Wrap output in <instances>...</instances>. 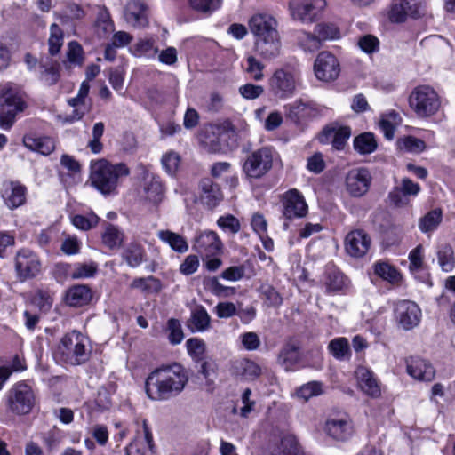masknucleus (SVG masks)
Listing matches in <instances>:
<instances>
[{"mask_svg": "<svg viewBox=\"0 0 455 455\" xmlns=\"http://www.w3.org/2000/svg\"><path fill=\"white\" fill-rule=\"evenodd\" d=\"M189 379L188 371L180 363L154 370L146 379L145 391L153 401H165L179 395Z\"/></svg>", "mask_w": 455, "mask_h": 455, "instance_id": "1", "label": "nucleus"}, {"mask_svg": "<svg viewBox=\"0 0 455 455\" xmlns=\"http://www.w3.org/2000/svg\"><path fill=\"white\" fill-rule=\"evenodd\" d=\"M129 168L123 163L113 164L106 159L91 164L92 185L103 195L116 193L120 179L128 176Z\"/></svg>", "mask_w": 455, "mask_h": 455, "instance_id": "2", "label": "nucleus"}, {"mask_svg": "<svg viewBox=\"0 0 455 455\" xmlns=\"http://www.w3.org/2000/svg\"><path fill=\"white\" fill-rule=\"evenodd\" d=\"M92 347L87 337L73 331L65 334L56 349V356L64 363L73 366L86 363L91 355Z\"/></svg>", "mask_w": 455, "mask_h": 455, "instance_id": "3", "label": "nucleus"}, {"mask_svg": "<svg viewBox=\"0 0 455 455\" xmlns=\"http://www.w3.org/2000/svg\"><path fill=\"white\" fill-rule=\"evenodd\" d=\"M27 108L20 88L11 82L0 84V128L10 130L16 116Z\"/></svg>", "mask_w": 455, "mask_h": 455, "instance_id": "4", "label": "nucleus"}, {"mask_svg": "<svg viewBox=\"0 0 455 455\" xmlns=\"http://www.w3.org/2000/svg\"><path fill=\"white\" fill-rule=\"evenodd\" d=\"M409 106L419 117H430L437 113L441 100L436 91L430 85L416 86L409 96Z\"/></svg>", "mask_w": 455, "mask_h": 455, "instance_id": "5", "label": "nucleus"}, {"mask_svg": "<svg viewBox=\"0 0 455 455\" xmlns=\"http://www.w3.org/2000/svg\"><path fill=\"white\" fill-rule=\"evenodd\" d=\"M275 151L271 147H262L250 152L243 162V171L248 178L261 179L273 167Z\"/></svg>", "mask_w": 455, "mask_h": 455, "instance_id": "6", "label": "nucleus"}, {"mask_svg": "<svg viewBox=\"0 0 455 455\" xmlns=\"http://www.w3.org/2000/svg\"><path fill=\"white\" fill-rule=\"evenodd\" d=\"M35 404V391L26 381L15 383L8 391L7 406L12 413L18 415L28 414Z\"/></svg>", "mask_w": 455, "mask_h": 455, "instance_id": "7", "label": "nucleus"}, {"mask_svg": "<svg viewBox=\"0 0 455 455\" xmlns=\"http://www.w3.org/2000/svg\"><path fill=\"white\" fill-rule=\"evenodd\" d=\"M299 80L298 71L289 68H278L269 78V90L276 98L287 99L294 95Z\"/></svg>", "mask_w": 455, "mask_h": 455, "instance_id": "8", "label": "nucleus"}, {"mask_svg": "<svg viewBox=\"0 0 455 455\" xmlns=\"http://www.w3.org/2000/svg\"><path fill=\"white\" fill-rule=\"evenodd\" d=\"M325 6V0H291L288 4L291 17L302 23L315 22Z\"/></svg>", "mask_w": 455, "mask_h": 455, "instance_id": "9", "label": "nucleus"}, {"mask_svg": "<svg viewBox=\"0 0 455 455\" xmlns=\"http://www.w3.org/2000/svg\"><path fill=\"white\" fill-rule=\"evenodd\" d=\"M15 272L17 278L24 282L38 275L42 264L39 257L28 249L20 250L15 256Z\"/></svg>", "mask_w": 455, "mask_h": 455, "instance_id": "10", "label": "nucleus"}, {"mask_svg": "<svg viewBox=\"0 0 455 455\" xmlns=\"http://www.w3.org/2000/svg\"><path fill=\"white\" fill-rule=\"evenodd\" d=\"M315 77L323 82L336 80L340 73V64L337 57L330 52H321L314 63Z\"/></svg>", "mask_w": 455, "mask_h": 455, "instance_id": "11", "label": "nucleus"}, {"mask_svg": "<svg viewBox=\"0 0 455 455\" xmlns=\"http://www.w3.org/2000/svg\"><path fill=\"white\" fill-rule=\"evenodd\" d=\"M192 248L203 258H210L220 255L223 244L216 232L204 230L195 236Z\"/></svg>", "mask_w": 455, "mask_h": 455, "instance_id": "12", "label": "nucleus"}, {"mask_svg": "<svg viewBox=\"0 0 455 455\" xmlns=\"http://www.w3.org/2000/svg\"><path fill=\"white\" fill-rule=\"evenodd\" d=\"M395 315L399 327L410 331L419 324L421 310L416 303L402 300L395 305Z\"/></svg>", "mask_w": 455, "mask_h": 455, "instance_id": "13", "label": "nucleus"}, {"mask_svg": "<svg viewBox=\"0 0 455 455\" xmlns=\"http://www.w3.org/2000/svg\"><path fill=\"white\" fill-rule=\"evenodd\" d=\"M371 175L366 168H355L346 176L347 192L355 197L363 196L370 188Z\"/></svg>", "mask_w": 455, "mask_h": 455, "instance_id": "14", "label": "nucleus"}, {"mask_svg": "<svg viewBox=\"0 0 455 455\" xmlns=\"http://www.w3.org/2000/svg\"><path fill=\"white\" fill-rule=\"evenodd\" d=\"M283 214L286 219L302 218L307 213L304 196L297 189L287 191L283 197Z\"/></svg>", "mask_w": 455, "mask_h": 455, "instance_id": "15", "label": "nucleus"}, {"mask_svg": "<svg viewBox=\"0 0 455 455\" xmlns=\"http://www.w3.org/2000/svg\"><path fill=\"white\" fill-rule=\"evenodd\" d=\"M371 244L370 236L362 229L352 230L345 239L346 251L354 258L363 257L370 250Z\"/></svg>", "mask_w": 455, "mask_h": 455, "instance_id": "16", "label": "nucleus"}, {"mask_svg": "<svg viewBox=\"0 0 455 455\" xmlns=\"http://www.w3.org/2000/svg\"><path fill=\"white\" fill-rule=\"evenodd\" d=\"M249 26L251 33L257 37L261 39L262 37L275 36L278 34L276 26V20L268 14H255L249 21Z\"/></svg>", "mask_w": 455, "mask_h": 455, "instance_id": "17", "label": "nucleus"}, {"mask_svg": "<svg viewBox=\"0 0 455 455\" xmlns=\"http://www.w3.org/2000/svg\"><path fill=\"white\" fill-rule=\"evenodd\" d=\"M324 431L335 440L345 441L353 434L352 421L346 415L330 418L325 422Z\"/></svg>", "mask_w": 455, "mask_h": 455, "instance_id": "18", "label": "nucleus"}, {"mask_svg": "<svg viewBox=\"0 0 455 455\" xmlns=\"http://www.w3.org/2000/svg\"><path fill=\"white\" fill-rule=\"evenodd\" d=\"M2 197L6 206L16 209L26 202L27 188L18 181H6L3 184Z\"/></svg>", "mask_w": 455, "mask_h": 455, "instance_id": "19", "label": "nucleus"}, {"mask_svg": "<svg viewBox=\"0 0 455 455\" xmlns=\"http://www.w3.org/2000/svg\"><path fill=\"white\" fill-rule=\"evenodd\" d=\"M406 370L411 378L420 381H432L435 376L433 365L418 356H411L406 359Z\"/></svg>", "mask_w": 455, "mask_h": 455, "instance_id": "20", "label": "nucleus"}, {"mask_svg": "<svg viewBox=\"0 0 455 455\" xmlns=\"http://www.w3.org/2000/svg\"><path fill=\"white\" fill-rule=\"evenodd\" d=\"M420 16L419 4L417 0H393L389 17L392 21L403 22L408 17Z\"/></svg>", "mask_w": 455, "mask_h": 455, "instance_id": "21", "label": "nucleus"}, {"mask_svg": "<svg viewBox=\"0 0 455 455\" xmlns=\"http://www.w3.org/2000/svg\"><path fill=\"white\" fill-rule=\"evenodd\" d=\"M200 200L208 209L212 210L222 200L223 194L220 186L213 182L210 178H204L199 182Z\"/></svg>", "mask_w": 455, "mask_h": 455, "instance_id": "22", "label": "nucleus"}, {"mask_svg": "<svg viewBox=\"0 0 455 455\" xmlns=\"http://www.w3.org/2000/svg\"><path fill=\"white\" fill-rule=\"evenodd\" d=\"M147 6L141 0H131L127 3L124 16L125 20L134 28H144L148 25Z\"/></svg>", "mask_w": 455, "mask_h": 455, "instance_id": "23", "label": "nucleus"}, {"mask_svg": "<svg viewBox=\"0 0 455 455\" xmlns=\"http://www.w3.org/2000/svg\"><path fill=\"white\" fill-rule=\"evenodd\" d=\"M355 374L358 386L364 394L374 398L380 395V387L378 380L370 369L359 366L356 368Z\"/></svg>", "mask_w": 455, "mask_h": 455, "instance_id": "24", "label": "nucleus"}, {"mask_svg": "<svg viewBox=\"0 0 455 455\" xmlns=\"http://www.w3.org/2000/svg\"><path fill=\"white\" fill-rule=\"evenodd\" d=\"M351 136V129L348 126L334 128H324L319 136L321 143H327L331 138V143L335 149L342 150Z\"/></svg>", "mask_w": 455, "mask_h": 455, "instance_id": "25", "label": "nucleus"}, {"mask_svg": "<svg viewBox=\"0 0 455 455\" xmlns=\"http://www.w3.org/2000/svg\"><path fill=\"white\" fill-rule=\"evenodd\" d=\"M286 116L296 124L310 118L314 116V108L301 100H297L292 103L284 106Z\"/></svg>", "mask_w": 455, "mask_h": 455, "instance_id": "26", "label": "nucleus"}, {"mask_svg": "<svg viewBox=\"0 0 455 455\" xmlns=\"http://www.w3.org/2000/svg\"><path fill=\"white\" fill-rule=\"evenodd\" d=\"M92 299L91 289L85 284H77L69 288L66 293V302L71 307L87 305Z\"/></svg>", "mask_w": 455, "mask_h": 455, "instance_id": "27", "label": "nucleus"}, {"mask_svg": "<svg viewBox=\"0 0 455 455\" xmlns=\"http://www.w3.org/2000/svg\"><path fill=\"white\" fill-rule=\"evenodd\" d=\"M234 371L243 379L252 381L260 377L262 368L256 362L244 358L235 363Z\"/></svg>", "mask_w": 455, "mask_h": 455, "instance_id": "28", "label": "nucleus"}, {"mask_svg": "<svg viewBox=\"0 0 455 455\" xmlns=\"http://www.w3.org/2000/svg\"><path fill=\"white\" fill-rule=\"evenodd\" d=\"M143 191L145 199L153 204H158L164 197V187L156 176L145 180Z\"/></svg>", "mask_w": 455, "mask_h": 455, "instance_id": "29", "label": "nucleus"}, {"mask_svg": "<svg viewBox=\"0 0 455 455\" xmlns=\"http://www.w3.org/2000/svg\"><path fill=\"white\" fill-rule=\"evenodd\" d=\"M257 52L265 59H273L279 55L281 43L279 35L271 37H262L256 39L255 42Z\"/></svg>", "mask_w": 455, "mask_h": 455, "instance_id": "30", "label": "nucleus"}, {"mask_svg": "<svg viewBox=\"0 0 455 455\" xmlns=\"http://www.w3.org/2000/svg\"><path fill=\"white\" fill-rule=\"evenodd\" d=\"M23 144L29 150L36 151L44 156L51 154L55 148V142L50 137L26 135L23 138Z\"/></svg>", "mask_w": 455, "mask_h": 455, "instance_id": "31", "label": "nucleus"}, {"mask_svg": "<svg viewBox=\"0 0 455 455\" xmlns=\"http://www.w3.org/2000/svg\"><path fill=\"white\" fill-rule=\"evenodd\" d=\"M157 237L164 243H167L174 251L184 253L188 250V243L180 234L171 230H159Z\"/></svg>", "mask_w": 455, "mask_h": 455, "instance_id": "32", "label": "nucleus"}, {"mask_svg": "<svg viewBox=\"0 0 455 455\" xmlns=\"http://www.w3.org/2000/svg\"><path fill=\"white\" fill-rule=\"evenodd\" d=\"M211 318L203 307H196L188 321V327L194 331H204L210 327Z\"/></svg>", "mask_w": 455, "mask_h": 455, "instance_id": "33", "label": "nucleus"}, {"mask_svg": "<svg viewBox=\"0 0 455 455\" xmlns=\"http://www.w3.org/2000/svg\"><path fill=\"white\" fill-rule=\"evenodd\" d=\"M328 350L339 361L349 359L351 356L348 340L344 337L335 338L331 340L328 345Z\"/></svg>", "mask_w": 455, "mask_h": 455, "instance_id": "34", "label": "nucleus"}, {"mask_svg": "<svg viewBox=\"0 0 455 455\" xmlns=\"http://www.w3.org/2000/svg\"><path fill=\"white\" fill-rule=\"evenodd\" d=\"M436 254L442 270L445 272L452 271L455 267V255L452 247L448 243L440 244Z\"/></svg>", "mask_w": 455, "mask_h": 455, "instance_id": "35", "label": "nucleus"}, {"mask_svg": "<svg viewBox=\"0 0 455 455\" xmlns=\"http://www.w3.org/2000/svg\"><path fill=\"white\" fill-rule=\"evenodd\" d=\"M299 354L296 345L289 343L281 350L278 361L286 371L292 370L293 366L299 362Z\"/></svg>", "mask_w": 455, "mask_h": 455, "instance_id": "36", "label": "nucleus"}, {"mask_svg": "<svg viewBox=\"0 0 455 455\" xmlns=\"http://www.w3.org/2000/svg\"><path fill=\"white\" fill-rule=\"evenodd\" d=\"M374 273L381 279L392 284L398 283L402 278L401 274L395 267L383 261H379L374 264Z\"/></svg>", "mask_w": 455, "mask_h": 455, "instance_id": "37", "label": "nucleus"}, {"mask_svg": "<svg viewBox=\"0 0 455 455\" xmlns=\"http://www.w3.org/2000/svg\"><path fill=\"white\" fill-rule=\"evenodd\" d=\"M377 141L371 132H364L356 136L354 140V148L361 155L374 152L377 148Z\"/></svg>", "mask_w": 455, "mask_h": 455, "instance_id": "38", "label": "nucleus"}, {"mask_svg": "<svg viewBox=\"0 0 455 455\" xmlns=\"http://www.w3.org/2000/svg\"><path fill=\"white\" fill-rule=\"evenodd\" d=\"M144 256L143 247L137 243H131L123 252V259L131 267L140 266L143 261Z\"/></svg>", "mask_w": 455, "mask_h": 455, "instance_id": "39", "label": "nucleus"}, {"mask_svg": "<svg viewBox=\"0 0 455 455\" xmlns=\"http://www.w3.org/2000/svg\"><path fill=\"white\" fill-rule=\"evenodd\" d=\"M396 145L399 150L413 154H419L427 148L424 140L411 135L398 139Z\"/></svg>", "mask_w": 455, "mask_h": 455, "instance_id": "40", "label": "nucleus"}, {"mask_svg": "<svg viewBox=\"0 0 455 455\" xmlns=\"http://www.w3.org/2000/svg\"><path fill=\"white\" fill-rule=\"evenodd\" d=\"M103 244L113 250L120 248L124 241V234L114 225L108 224L101 235Z\"/></svg>", "mask_w": 455, "mask_h": 455, "instance_id": "41", "label": "nucleus"}, {"mask_svg": "<svg viewBox=\"0 0 455 455\" xmlns=\"http://www.w3.org/2000/svg\"><path fill=\"white\" fill-rule=\"evenodd\" d=\"M97 33L100 36H107L114 31V23L108 10L105 6H100L96 20Z\"/></svg>", "mask_w": 455, "mask_h": 455, "instance_id": "42", "label": "nucleus"}, {"mask_svg": "<svg viewBox=\"0 0 455 455\" xmlns=\"http://www.w3.org/2000/svg\"><path fill=\"white\" fill-rule=\"evenodd\" d=\"M131 287L133 289H139L147 293H157L162 289L160 281L152 275L135 278L132 282Z\"/></svg>", "mask_w": 455, "mask_h": 455, "instance_id": "43", "label": "nucleus"}, {"mask_svg": "<svg viewBox=\"0 0 455 455\" xmlns=\"http://www.w3.org/2000/svg\"><path fill=\"white\" fill-rule=\"evenodd\" d=\"M442 221V211L435 209L428 212L419 220V228L423 233L432 232L437 228Z\"/></svg>", "mask_w": 455, "mask_h": 455, "instance_id": "44", "label": "nucleus"}, {"mask_svg": "<svg viewBox=\"0 0 455 455\" xmlns=\"http://www.w3.org/2000/svg\"><path fill=\"white\" fill-rule=\"evenodd\" d=\"M325 285L331 291H340L347 287L348 283L340 271L331 269L327 272Z\"/></svg>", "mask_w": 455, "mask_h": 455, "instance_id": "45", "label": "nucleus"}, {"mask_svg": "<svg viewBox=\"0 0 455 455\" xmlns=\"http://www.w3.org/2000/svg\"><path fill=\"white\" fill-rule=\"evenodd\" d=\"M259 291L261 299H264V302L268 307H278L282 305L283 297L272 285L267 283L262 284L259 287Z\"/></svg>", "mask_w": 455, "mask_h": 455, "instance_id": "46", "label": "nucleus"}, {"mask_svg": "<svg viewBox=\"0 0 455 455\" xmlns=\"http://www.w3.org/2000/svg\"><path fill=\"white\" fill-rule=\"evenodd\" d=\"M180 162V154L174 150L166 152L161 158L162 166L170 176H174L177 173Z\"/></svg>", "mask_w": 455, "mask_h": 455, "instance_id": "47", "label": "nucleus"}, {"mask_svg": "<svg viewBox=\"0 0 455 455\" xmlns=\"http://www.w3.org/2000/svg\"><path fill=\"white\" fill-rule=\"evenodd\" d=\"M298 44L305 51L315 52L321 47V40L317 34L301 31L298 35Z\"/></svg>", "mask_w": 455, "mask_h": 455, "instance_id": "48", "label": "nucleus"}, {"mask_svg": "<svg viewBox=\"0 0 455 455\" xmlns=\"http://www.w3.org/2000/svg\"><path fill=\"white\" fill-rule=\"evenodd\" d=\"M315 32L318 35L321 42L323 40H336L341 36L339 28L332 23L317 24Z\"/></svg>", "mask_w": 455, "mask_h": 455, "instance_id": "49", "label": "nucleus"}, {"mask_svg": "<svg viewBox=\"0 0 455 455\" xmlns=\"http://www.w3.org/2000/svg\"><path fill=\"white\" fill-rule=\"evenodd\" d=\"M48 44L51 55L57 54L63 44V31L56 23L52 24L50 27Z\"/></svg>", "mask_w": 455, "mask_h": 455, "instance_id": "50", "label": "nucleus"}, {"mask_svg": "<svg viewBox=\"0 0 455 455\" xmlns=\"http://www.w3.org/2000/svg\"><path fill=\"white\" fill-rule=\"evenodd\" d=\"M98 269V265L95 262H84L76 263L74 265L73 270L70 274L73 279H82L92 277Z\"/></svg>", "mask_w": 455, "mask_h": 455, "instance_id": "51", "label": "nucleus"}, {"mask_svg": "<svg viewBox=\"0 0 455 455\" xmlns=\"http://www.w3.org/2000/svg\"><path fill=\"white\" fill-rule=\"evenodd\" d=\"M68 103L74 108L72 115L66 119L70 123L82 119L83 116L90 111L92 107L90 100H78L77 101H73V99H69Z\"/></svg>", "mask_w": 455, "mask_h": 455, "instance_id": "52", "label": "nucleus"}, {"mask_svg": "<svg viewBox=\"0 0 455 455\" xmlns=\"http://www.w3.org/2000/svg\"><path fill=\"white\" fill-rule=\"evenodd\" d=\"M279 455H303L294 435H288L282 438Z\"/></svg>", "mask_w": 455, "mask_h": 455, "instance_id": "53", "label": "nucleus"}, {"mask_svg": "<svg viewBox=\"0 0 455 455\" xmlns=\"http://www.w3.org/2000/svg\"><path fill=\"white\" fill-rule=\"evenodd\" d=\"M323 392V384L319 381H311L308 382L303 386H301L297 390V396L299 398L303 399L304 401H307L313 396H317L322 395Z\"/></svg>", "mask_w": 455, "mask_h": 455, "instance_id": "54", "label": "nucleus"}, {"mask_svg": "<svg viewBox=\"0 0 455 455\" xmlns=\"http://www.w3.org/2000/svg\"><path fill=\"white\" fill-rule=\"evenodd\" d=\"M105 130V125L102 122L96 123L92 131V139L88 142V148L93 154H99L101 152L103 148V145L100 142V138L102 137Z\"/></svg>", "mask_w": 455, "mask_h": 455, "instance_id": "55", "label": "nucleus"}, {"mask_svg": "<svg viewBox=\"0 0 455 455\" xmlns=\"http://www.w3.org/2000/svg\"><path fill=\"white\" fill-rule=\"evenodd\" d=\"M168 340L172 345L180 344L184 339V333L179 320L171 318L167 323Z\"/></svg>", "mask_w": 455, "mask_h": 455, "instance_id": "56", "label": "nucleus"}, {"mask_svg": "<svg viewBox=\"0 0 455 455\" xmlns=\"http://www.w3.org/2000/svg\"><path fill=\"white\" fill-rule=\"evenodd\" d=\"M40 78L48 85L56 84L60 78L58 68L49 63L41 64Z\"/></svg>", "mask_w": 455, "mask_h": 455, "instance_id": "57", "label": "nucleus"}, {"mask_svg": "<svg viewBox=\"0 0 455 455\" xmlns=\"http://www.w3.org/2000/svg\"><path fill=\"white\" fill-rule=\"evenodd\" d=\"M222 0H189L191 8L196 12L211 13L220 8Z\"/></svg>", "mask_w": 455, "mask_h": 455, "instance_id": "58", "label": "nucleus"}, {"mask_svg": "<svg viewBox=\"0 0 455 455\" xmlns=\"http://www.w3.org/2000/svg\"><path fill=\"white\" fill-rule=\"evenodd\" d=\"M99 222V218L95 214H91L90 216L84 215H75L72 218L73 225L81 229V230H89L92 228L95 227Z\"/></svg>", "mask_w": 455, "mask_h": 455, "instance_id": "59", "label": "nucleus"}, {"mask_svg": "<svg viewBox=\"0 0 455 455\" xmlns=\"http://www.w3.org/2000/svg\"><path fill=\"white\" fill-rule=\"evenodd\" d=\"M217 224L221 229L229 231L232 234L238 233L241 228L238 219L231 214L220 217L217 220Z\"/></svg>", "mask_w": 455, "mask_h": 455, "instance_id": "60", "label": "nucleus"}, {"mask_svg": "<svg viewBox=\"0 0 455 455\" xmlns=\"http://www.w3.org/2000/svg\"><path fill=\"white\" fill-rule=\"evenodd\" d=\"M247 64L246 72L250 74L255 81L262 80L264 77L263 69L265 66L253 56L247 58Z\"/></svg>", "mask_w": 455, "mask_h": 455, "instance_id": "61", "label": "nucleus"}, {"mask_svg": "<svg viewBox=\"0 0 455 455\" xmlns=\"http://www.w3.org/2000/svg\"><path fill=\"white\" fill-rule=\"evenodd\" d=\"M189 355L196 359H201L205 351V343L197 338H190L186 342Z\"/></svg>", "mask_w": 455, "mask_h": 455, "instance_id": "62", "label": "nucleus"}, {"mask_svg": "<svg viewBox=\"0 0 455 455\" xmlns=\"http://www.w3.org/2000/svg\"><path fill=\"white\" fill-rule=\"evenodd\" d=\"M264 92V88L261 85L253 84H246L239 87V93L246 100H255L261 96Z\"/></svg>", "mask_w": 455, "mask_h": 455, "instance_id": "63", "label": "nucleus"}, {"mask_svg": "<svg viewBox=\"0 0 455 455\" xmlns=\"http://www.w3.org/2000/svg\"><path fill=\"white\" fill-rule=\"evenodd\" d=\"M33 302L41 311H48L52 304V298L48 291H37L33 298Z\"/></svg>", "mask_w": 455, "mask_h": 455, "instance_id": "64", "label": "nucleus"}]
</instances>
